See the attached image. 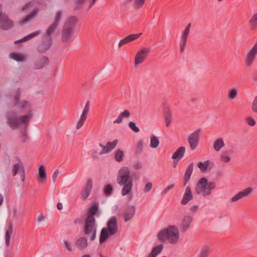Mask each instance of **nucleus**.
Wrapping results in <instances>:
<instances>
[{
	"label": "nucleus",
	"instance_id": "f257e3e1",
	"mask_svg": "<svg viewBox=\"0 0 257 257\" xmlns=\"http://www.w3.org/2000/svg\"><path fill=\"white\" fill-rule=\"evenodd\" d=\"M21 90L19 88L14 93L12 100V106L15 107L16 111H8L7 118V123L13 130L17 128L21 124L24 125V131L21 133V138L22 143H25L28 140L26 132L33 114L30 102L27 100L21 99Z\"/></svg>",
	"mask_w": 257,
	"mask_h": 257
},
{
	"label": "nucleus",
	"instance_id": "f03ea898",
	"mask_svg": "<svg viewBox=\"0 0 257 257\" xmlns=\"http://www.w3.org/2000/svg\"><path fill=\"white\" fill-rule=\"evenodd\" d=\"M63 15L62 11H58L54 15L53 23L48 27L46 30V36L37 47L38 51L40 53H43L48 50L52 43V35L54 34L58 29L61 20Z\"/></svg>",
	"mask_w": 257,
	"mask_h": 257
},
{
	"label": "nucleus",
	"instance_id": "7ed1b4c3",
	"mask_svg": "<svg viewBox=\"0 0 257 257\" xmlns=\"http://www.w3.org/2000/svg\"><path fill=\"white\" fill-rule=\"evenodd\" d=\"M118 184L123 186L121 195L125 196L131 191L133 187V178L130 176V171L128 167H123L119 171L117 178Z\"/></svg>",
	"mask_w": 257,
	"mask_h": 257
},
{
	"label": "nucleus",
	"instance_id": "20e7f679",
	"mask_svg": "<svg viewBox=\"0 0 257 257\" xmlns=\"http://www.w3.org/2000/svg\"><path fill=\"white\" fill-rule=\"evenodd\" d=\"M118 231L117 218L115 216H111L107 221L106 227L102 228L100 237L99 243H102L106 240L109 236L116 234Z\"/></svg>",
	"mask_w": 257,
	"mask_h": 257
},
{
	"label": "nucleus",
	"instance_id": "39448f33",
	"mask_svg": "<svg viewBox=\"0 0 257 257\" xmlns=\"http://www.w3.org/2000/svg\"><path fill=\"white\" fill-rule=\"evenodd\" d=\"M179 237L178 229L175 226H170L166 229L161 230L158 234V239L164 242L166 240H168L171 244L176 243Z\"/></svg>",
	"mask_w": 257,
	"mask_h": 257
},
{
	"label": "nucleus",
	"instance_id": "423d86ee",
	"mask_svg": "<svg viewBox=\"0 0 257 257\" xmlns=\"http://www.w3.org/2000/svg\"><path fill=\"white\" fill-rule=\"evenodd\" d=\"M216 187L214 182H208L206 178H201L197 183L195 187V193L197 194H202L203 196H209L211 191Z\"/></svg>",
	"mask_w": 257,
	"mask_h": 257
},
{
	"label": "nucleus",
	"instance_id": "0eeeda50",
	"mask_svg": "<svg viewBox=\"0 0 257 257\" xmlns=\"http://www.w3.org/2000/svg\"><path fill=\"white\" fill-rule=\"evenodd\" d=\"M95 220L91 218H86L84 227V233L87 235H90V240H94L96 237V228L94 226Z\"/></svg>",
	"mask_w": 257,
	"mask_h": 257
},
{
	"label": "nucleus",
	"instance_id": "6e6552de",
	"mask_svg": "<svg viewBox=\"0 0 257 257\" xmlns=\"http://www.w3.org/2000/svg\"><path fill=\"white\" fill-rule=\"evenodd\" d=\"M257 56V41L255 42L251 47V48L249 50V51L247 53L245 58V64L246 66L250 67L251 66Z\"/></svg>",
	"mask_w": 257,
	"mask_h": 257
},
{
	"label": "nucleus",
	"instance_id": "1a4fd4ad",
	"mask_svg": "<svg viewBox=\"0 0 257 257\" xmlns=\"http://www.w3.org/2000/svg\"><path fill=\"white\" fill-rule=\"evenodd\" d=\"M18 162L14 164L12 168V174L14 177L18 173L20 175L21 180L24 182L25 180V171L24 164L20 158H18Z\"/></svg>",
	"mask_w": 257,
	"mask_h": 257
},
{
	"label": "nucleus",
	"instance_id": "9d476101",
	"mask_svg": "<svg viewBox=\"0 0 257 257\" xmlns=\"http://www.w3.org/2000/svg\"><path fill=\"white\" fill-rule=\"evenodd\" d=\"M201 131V130L198 128L191 134L188 137V141L192 150H195L198 145Z\"/></svg>",
	"mask_w": 257,
	"mask_h": 257
},
{
	"label": "nucleus",
	"instance_id": "9b49d317",
	"mask_svg": "<svg viewBox=\"0 0 257 257\" xmlns=\"http://www.w3.org/2000/svg\"><path fill=\"white\" fill-rule=\"evenodd\" d=\"M150 50L149 48H143L137 53L135 59V65L138 66L142 63L147 58Z\"/></svg>",
	"mask_w": 257,
	"mask_h": 257
},
{
	"label": "nucleus",
	"instance_id": "f8f14e48",
	"mask_svg": "<svg viewBox=\"0 0 257 257\" xmlns=\"http://www.w3.org/2000/svg\"><path fill=\"white\" fill-rule=\"evenodd\" d=\"M14 26L13 21L9 19L8 16L2 14L0 15V28L5 30H8Z\"/></svg>",
	"mask_w": 257,
	"mask_h": 257
},
{
	"label": "nucleus",
	"instance_id": "ddd939ff",
	"mask_svg": "<svg viewBox=\"0 0 257 257\" xmlns=\"http://www.w3.org/2000/svg\"><path fill=\"white\" fill-rule=\"evenodd\" d=\"M191 26V23H189L182 33L180 43L181 53H183L184 51Z\"/></svg>",
	"mask_w": 257,
	"mask_h": 257
},
{
	"label": "nucleus",
	"instance_id": "4468645a",
	"mask_svg": "<svg viewBox=\"0 0 257 257\" xmlns=\"http://www.w3.org/2000/svg\"><path fill=\"white\" fill-rule=\"evenodd\" d=\"M136 212V208L134 206H128L123 212L122 216L125 222H127L133 218Z\"/></svg>",
	"mask_w": 257,
	"mask_h": 257
},
{
	"label": "nucleus",
	"instance_id": "2eb2a0df",
	"mask_svg": "<svg viewBox=\"0 0 257 257\" xmlns=\"http://www.w3.org/2000/svg\"><path fill=\"white\" fill-rule=\"evenodd\" d=\"M73 30L71 28L63 27L62 30V41L63 43L69 42L71 39L74 33Z\"/></svg>",
	"mask_w": 257,
	"mask_h": 257
},
{
	"label": "nucleus",
	"instance_id": "dca6fc26",
	"mask_svg": "<svg viewBox=\"0 0 257 257\" xmlns=\"http://www.w3.org/2000/svg\"><path fill=\"white\" fill-rule=\"evenodd\" d=\"M49 63V59L47 57L44 56H40L34 63V67L36 69H40L44 67Z\"/></svg>",
	"mask_w": 257,
	"mask_h": 257
},
{
	"label": "nucleus",
	"instance_id": "f3484780",
	"mask_svg": "<svg viewBox=\"0 0 257 257\" xmlns=\"http://www.w3.org/2000/svg\"><path fill=\"white\" fill-rule=\"evenodd\" d=\"M142 33H139L129 35L119 41L118 43V47H121L122 45L137 39L142 35Z\"/></svg>",
	"mask_w": 257,
	"mask_h": 257
},
{
	"label": "nucleus",
	"instance_id": "a211bd4d",
	"mask_svg": "<svg viewBox=\"0 0 257 257\" xmlns=\"http://www.w3.org/2000/svg\"><path fill=\"white\" fill-rule=\"evenodd\" d=\"M92 187V181L88 179L83 192L82 193V200H85L89 196Z\"/></svg>",
	"mask_w": 257,
	"mask_h": 257
},
{
	"label": "nucleus",
	"instance_id": "6ab92c4d",
	"mask_svg": "<svg viewBox=\"0 0 257 257\" xmlns=\"http://www.w3.org/2000/svg\"><path fill=\"white\" fill-rule=\"evenodd\" d=\"M193 199V195L190 186L186 188L185 193L181 200V204L183 205L187 204L190 200Z\"/></svg>",
	"mask_w": 257,
	"mask_h": 257
},
{
	"label": "nucleus",
	"instance_id": "aec40b11",
	"mask_svg": "<svg viewBox=\"0 0 257 257\" xmlns=\"http://www.w3.org/2000/svg\"><path fill=\"white\" fill-rule=\"evenodd\" d=\"M193 220L192 217L186 215L182 219L181 226V231L185 232L189 228L190 224Z\"/></svg>",
	"mask_w": 257,
	"mask_h": 257
},
{
	"label": "nucleus",
	"instance_id": "412c9836",
	"mask_svg": "<svg viewBox=\"0 0 257 257\" xmlns=\"http://www.w3.org/2000/svg\"><path fill=\"white\" fill-rule=\"evenodd\" d=\"M194 164L193 163H190L187 167L183 178L184 186H186L188 182L189 181L193 171Z\"/></svg>",
	"mask_w": 257,
	"mask_h": 257
},
{
	"label": "nucleus",
	"instance_id": "4be33fe9",
	"mask_svg": "<svg viewBox=\"0 0 257 257\" xmlns=\"http://www.w3.org/2000/svg\"><path fill=\"white\" fill-rule=\"evenodd\" d=\"M118 140L117 139L114 140L112 142H107L103 150H102L100 152V155L107 154L110 152L116 146Z\"/></svg>",
	"mask_w": 257,
	"mask_h": 257
},
{
	"label": "nucleus",
	"instance_id": "5701e85b",
	"mask_svg": "<svg viewBox=\"0 0 257 257\" xmlns=\"http://www.w3.org/2000/svg\"><path fill=\"white\" fill-rule=\"evenodd\" d=\"M77 22V18L75 16H69L64 23L63 27L66 28H71L72 30H74V27Z\"/></svg>",
	"mask_w": 257,
	"mask_h": 257
},
{
	"label": "nucleus",
	"instance_id": "b1692460",
	"mask_svg": "<svg viewBox=\"0 0 257 257\" xmlns=\"http://www.w3.org/2000/svg\"><path fill=\"white\" fill-rule=\"evenodd\" d=\"M248 26L251 31L257 30V13H254L247 22Z\"/></svg>",
	"mask_w": 257,
	"mask_h": 257
},
{
	"label": "nucleus",
	"instance_id": "393cba45",
	"mask_svg": "<svg viewBox=\"0 0 257 257\" xmlns=\"http://www.w3.org/2000/svg\"><path fill=\"white\" fill-rule=\"evenodd\" d=\"M185 147H179L173 154L172 159L174 160H176L177 162L180 160L185 154Z\"/></svg>",
	"mask_w": 257,
	"mask_h": 257
},
{
	"label": "nucleus",
	"instance_id": "a878e982",
	"mask_svg": "<svg viewBox=\"0 0 257 257\" xmlns=\"http://www.w3.org/2000/svg\"><path fill=\"white\" fill-rule=\"evenodd\" d=\"M38 9L36 8L34 9L29 14L27 15L21 21V24H24L28 22H30L33 18H34L38 13Z\"/></svg>",
	"mask_w": 257,
	"mask_h": 257
},
{
	"label": "nucleus",
	"instance_id": "bb28decb",
	"mask_svg": "<svg viewBox=\"0 0 257 257\" xmlns=\"http://www.w3.org/2000/svg\"><path fill=\"white\" fill-rule=\"evenodd\" d=\"M38 179L42 183L45 182L46 180V169L43 165L40 166L39 168Z\"/></svg>",
	"mask_w": 257,
	"mask_h": 257
},
{
	"label": "nucleus",
	"instance_id": "cd10ccee",
	"mask_svg": "<svg viewBox=\"0 0 257 257\" xmlns=\"http://www.w3.org/2000/svg\"><path fill=\"white\" fill-rule=\"evenodd\" d=\"M75 245L81 250L85 249L88 245L87 240L85 237H80L76 240Z\"/></svg>",
	"mask_w": 257,
	"mask_h": 257
},
{
	"label": "nucleus",
	"instance_id": "c85d7f7f",
	"mask_svg": "<svg viewBox=\"0 0 257 257\" xmlns=\"http://www.w3.org/2000/svg\"><path fill=\"white\" fill-rule=\"evenodd\" d=\"M98 204L97 203L93 204L88 212L86 218L90 217L92 219L95 220V218L93 216L96 214L97 212L98 211Z\"/></svg>",
	"mask_w": 257,
	"mask_h": 257
},
{
	"label": "nucleus",
	"instance_id": "c756f323",
	"mask_svg": "<svg viewBox=\"0 0 257 257\" xmlns=\"http://www.w3.org/2000/svg\"><path fill=\"white\" fill-rule=\"evenodd\" d=\"M130 112L128 110H124L123 112H121L118 117L113 121L114 123H120L123 118H127L130 116Z\"/></svg>",
	"mask_w": 257,
	"mask_h": 257
},
{
	"label": "nucleus",
	"instance_id": "7c9ffc66",
	"mask_svg": "<svg viewBox=\"0 0 257 257\" xmlns=\"http://www.w3.org/2000/svg\"><path fill=\"white\" fill-rule=\"evenodd\" d=\"M210 253V247L208 245H204L201 248L197 257H209Z\"/></svg>",
	"mask_w": 257,
	"mask_h": 257
},
{
	"label": "nucleus",
	"instance_id": "2f4dec72",
	"mask_svg": "<svg viewBox=\"0 0 257 257\" xmlns=\"http://www.w3.org/2000/svg\"><path fill=\"white\" fill-rule=\"evenodd\" d=\"M40 33H41V32L40 30L35 31L34 32L32 33L29 34L28 35L24 37L23 38L16 41L15 43L18 44L20 42H25L26 41H28L30 39H31L32 38L38 36L39 35H40Z\"/></svg>",
	"mask_w": 257,
	"mask_h": 257
},
{
	"label": "nucleus",
	"instance_id": "473e14b6",
	"mask_svg": "<svg viewBox=\"0 0 257 257\" xmlns=\"http://www.w3.org/2000/svg\"><path fill=\"white\" fill-rule=\"evenodd\" d=\"M224 146L225 144L223 140L221 138L217 139L213 144L214 149L216 152H219Z\"/></svg>",
	"mask_w": 257,
	"mask_h": 257
},
{
	"label": "nucleus",
	"instance_id": "72a5a7b5",
	"mask_svg": "<svg viewBox=\"0 0 257 257\" xmlns=\"http://www.w3.org/2000/svg\"><path fill=\"white\" fill-rule=\"evenodd\" d=\"M13 226L11 224L9 225L8 230L6 231V234H5V242H6V244L7 246L10 245L11 236L13 233Z\"/></svg>",
	"mask_w": 257,
	"mask_h": 257
},
{
	"label": "nucleus",
	"instance_id": "f704fd0d",
	"mask_svg": "<svg viewBox=\"0 0 257 257\" xmlns=\"http://www.w3.org/2000/svg\"><path fill=\"white\" fill-rule=\"evenodd\" d=\"M10 57L17 61H24L26 58L25 56L20 53H11L10 54Z\"/></svg>",
	"mask_w": 257,
	"mask_h": 257
},
{
	"label": "nucleus",
	"instance_id": "c9c22d12",
	"mask_svg": "<svg viewBox=\"0 0 257 257\" xmlns=\"http://www.w3.org/2000/svg\"><path fill=\"white\" fill-rule=\"evenodd\" d=\"M238 95V90L235 87L231 88L228 90L227 98L229 100L234 99Z\"/></svg>",
	"mask_w": 257,
	"mask_h": 257
},
{
	"label": "nucleus",
	"instance_id": "e433bc0d",
	"mask_svg": "<svg viewBox=\"0 0 257 257\" xmlns=\"http://www.w3.org/2000/svg\"><path fill=\"white\" fill-rule=\"evenodd\" d=\"M164 117L166 125L167 127H168L171 124L172 121V113L169 109L165 110L164 113Z\"/></svg>",
	"mask_w": 257,
	"mask_h": 257
},
{
	"label": "nucleus",
	"instance_id": "4c0bfd02",
	"mask_svg": "<svg viewBox=\"0 0 257 257\" xmlns=\"http://www.w3.org/2000/svg\"><path fill=\"white\" fill-rule=\"evenodd\" d=\"M253 189L251 187H249L245 189L238 192L241 199L248 196L249 195L252 193Z\"/></svg>",
	"mask_w": 257,
	"mask_h": 257
},
{
	"label": "nucleus",
	"instance_id": "58836bf2",
	"mask_svg": "<svg viewBox=\"0 0 257 257\" xmlns=\"http://www.w3.org/2000/svg\"><path fill=\"white\" fill-rule=\"evenodd\" d=\"M209 161L207 160L203 163L202 162L198 163L197 166L200 169L201 172L204 173L207 171L209 166Z\"/></svg>",
	"mask_w": 257,
	"mask_h": 257
},
{
	"label": "nucleus",
	"instance_id": "ea45409f",
	"mask_svg": "<svg viewBox=\"0 0 257 257\" xmlns=\"http://www.w3.org/2000/svg\"><path fill=\"white\" fill-rule=\"evenodd\" d=\"M124 156V153L122 150H117L115 152L114 159L117 162H120L123 160Z\"/></svg>",
	"mask_w": 257,
	"mask_h": 257
},
{
	"label": "nucleus",
	"instance_id": "a19ab883",
	"mask_svg": "<svg viewBox=\"0 0 257 257\" xmlns=\"http://www.w3.org/2000/svg\"><path fill=\"white\" fill-rule=\"evenodd\" d=\"M220 160L224 163L229 162L230 161V158L229 156L228 151H226L222 153L220 157Z\"/></svg>",
	"mask_w": 257,
	"mask_h": 257
},
{
	"label": "nucleus",
	"instance_id": "79ce46f5",
	"mask_svg": "<svg viewBox=\"0 0 257 257\" xmlns=\"http://www.w3.org/2000/svg\"><path fill=\"white\" fill-rule=\"evenodd\" d=\"M143 140H139L137 144L136 148H135V154L136 155H138L141 154L143 150Z\"/></svg>",
	"mask_w": 257,
	"mask_h": 257
},
{
	"label": "nucleus",
	"instance_id": "37998d69",
	"mask_svg": "<svg viewBox=\"0 0 257 257\" xmlns=\"http://www.w3.org/2000/svg\"><path fill=\"white\" fill-rule=\"evenodd\" d=\"M159 144V141L156 136H153L151 139V143L150 146L152 148H156Z\"/></svg>",
	"mask_w": 257,
	"mask_h": 257
},
{
	"label": "nucleus",
	"instance_id": "c03bdc74",
	"mask_svg": "<svg viewBox=\"0 0 257 257\" xmlns=\"http://www.w3.org/2000/svg\"><path fill=\"white\" fill-rule=\"evenodd\" d=\"M146 0H135L134 8L135 9H139L142 8L145 3Z\"/></svg>",
	"mask_w": 257,
	"mask_h": 257
},
{
	"label": "nucleus",
	"instance_id": "a18cd8bd",
	"mask_svg": "<svg viewBox=\"0 0 257 257\" xmlns=\"http://www.w3.org/2000/svg\"><path fill=\"white\" fill-rule=\"evenodd\" d=\"M103 191L105 195L109 196L112 194L113 191L112 186L110 184L106 185L104 188Z\"/></svg>",
	"mask_w": 257,
	"mask_h": 257
},
{
	"label": "nucleus",
	"instance_id": "49530a36",
	"mask_svg": "<svg viewBox=\"0 0 257 257\" xmlns=\"http://www.w3.org/2000/svg\"><path fill=\"white\" fill-rule=\"evenodd\" d=\"M163 248V245L160 244L159 245L155 246L153 248L152 251L155 253H156V255H157L159 253H160L161 252Z\"/></svg>",
	"mask_w": 257,
	"mask_h": 257
},
{
	"label": "nucleus",
	"instance_id": "de8ad7c7",
	"mask_svg": "<svg viewBox=\"0 0 257 257\" xmlns=\"http://www.w3.org/2000/svg\"><path fill=\"white\" fill-rule=\"evenodd\" d=\"M129 127L135 133H138L140 132L139 128L136 126V123L133 121H131L128 123Z\"/></svg>",
	"mask_w": 257,
	"mask_h": 257
},
{
	"label": "nucleus",
	"instance_id": "09e8293b",
	"mask_svg": "<svg viewBox=\"0 0 257 257\" xmlns=\"http://www.w3.org/2000/svg\"><path fill=\"white\" fill-rule=\"evenodd\" d=\"M251 108L253 112L257 113V95L254 97L252 102Z\"/></svg>",
	"mask_w": 257,
	"mask_h": 257
},
{
	"label": "nucleus",
	"instance_id": "8fccbe9b",
	"mask_svg": "<svg viewBox=\"0 0 257 257\" xmlns=\"http://www.w3.org/2000/svg\"><path fill=\"white\" fill-rule=\"evenodd\" d=\"M246 121L247 124L251 126L255 125L256 122L255 120L251 117H248L246 118Z\"/></svg>",
	"mask_w": 257,
	"mask_h": 257
},
{
	"label": "nucleus",
	"instance_id": "3c124183",
	"mask_svg": "<svg viewBox=\"0 0 257 257\" xmlns=\"http://www.w3.org/2000/svg\"><path fill=\"white\" fill-rule=\"evenodd\" d=\"M33 3L32 2H29L26 4H25L23 7L22 8V11L23 12L27 10L30 9L31 8H32L33 6Z\"/></svg>",
	"mask_w": 257,
	"mask_h": 257
},
{
	"label": "nucleus",
	"instance_id": "603ef678",
	"mask_svg": "<svg viewBox=\"0 0 257 257\" xmlns=\"http://www.w3.org/2000/svg\"><path fill=\"white\" fill-rule=\"evenodd\" d=\"M152 188V183L151 182H147L146 184L145 188L144 189V192L145 193L149 192Z\"/></svg>",
	"mask_w": 257,
	"mask_h": 257
},
{
	"label": "nucleus",
	"instance_id": "864d4df0",
	"mask_svg": "<svg viewBox=\"0 0 257 257\" xmlns=\"http://www.w3.org/2000/svg\"><path fill=\"white\" fill-rule=\"evenodd\" d=\"M241 199L240 195L239 193H237L234 196H233L231 199L230 200L232 202H235L239 200H240Z\"/></svg>",
	"mask_w": 257,
	"mask_h": 257
},
{
	"label": "nucleus",
	"instance_id": "5fc2aeb1",
	"mask_svg": "<svg viewBox=\"0 0 257 257\" xmlns=\"http://www.w3.org/2000/svg\"><path fill=\"white\" fill-rule=\"evenodd\" d=\"M174 184H172L170 185L169 186H167L166 188H165L163 190L162 193L164 194H167L170 190H171V189H172L174 187Z\"/></svg>",
	"mask_w": 257,
	"mask_h": 257
},
{
	"label": "nucleus",
	"instance_id": "6e6d98bb",
	"mask_svg": "<svg viewBox=\"0 0 257 257\" xmlns=\"http://www.w3.org/2000/svg\"><path fill=\"white\" fill-rule=\"evenodd\" d=\"M85 0H75V4L77 6L74 8V10H78L80 9L79 5H81Z\"/></svg>",
	"mask_w": 257,
	"mask_h": 257
},
{
	"label": "nucleus",
	"instance_id": "4d7b16f0",
	"mask_svg": "<svg viewBox=\"0 0 257 257\" xmlns=\"http://www.w3.org/2000/svg\"><path fill=\"white\" fill-rule=\"evenodd\" d=\"M65 247L69 251H71L72 250V248L71 245L69 243V242L67 240L64 241Z\"/></svg>",
	"mask_w": 257,
	"mask_h": 257
},
{
	"label": "nucleus",
	"instance_id": "13d9d810",
	"mask_svg": "<svg viewBox=\"0 0 257 257\" xmlns=\"http://www.w3.org/2000/svg\"><path fill=\"white\" fill-rule=\"evenodd\" d=\"M84 121V120L79 119L76 124V128L77 130L80 129L83 125Z\"/></svg>",
	"mask_w": 257,
	"mask_h": 257
},
{
	"label": "nucleus",
	"instance_id": "bf43d9fd",
	"mask_svg": "<svg viewBox=\"0 0 257 257\" xmlns=\"http://www.w3.org/2000/svg\"><path fill=\"white\" fill-rule=\"evenodd\" d=\"M58 174H59L58 170H55V172H54V173L53 174V176H52V180H53V181L54 183H55L56 182V180L57 177H58Z\"/></svg>",
	"mask_w": 257,
	"mask_h": 257
},
{
	"label": "nucleus",
	"instance_id": "052dcab7",
	"mask_svg": "<svg viewBox=\"0 0 257 257\" xmlns=\"http://www.w3.org/2000/svg\"><path fill=\"white\" fill-rule=\"evenodd\" d=\"M89 110V101H87L85 105V106L83 110V111H84V112L85 111V112L88 113Z\"/></svg>",
	"mask_w": 257,
	"mask_h": 257
},
{
	"label": "nucleus",
	"instance_id": "680f3d73",
	"mask_svg": "<svg viewBox=\"0 0 257 257\" xmlns=\"http://www.w3.org/2000/svg\"><path fill=\"white\" fill-rule=\"evenodd\" d=\"M82 223V220L80 218H76L74 220V224L75 225L81 224Z\"/></svg>",
	"mask_w": 257,
	"mask_h": 257
},
{
	"label": "nucleus",
	"instance_id": "e2e57ef3",
	"mask_svg": "<svg viewBox=\"0 0 257 257\" xmlns=\"http://www.w3.org/2000/svg\"><path fill=\"white\" fill-rule=\"evenodd\" d=\"M45 218V216L41 214L38 217L37 221L38 222H42L44 220Z\"/></svg>",
	"mask_w": 257,
	"mask_h": 257
},
{
	"label": "nucleus",
	"instance_id": "0e129e2a",
	"mask_svg": "<svg viewBox=\"0 0 257 257\" xmlns=\"http://www.w3.org/2000/svg\"><path fill=\"white\" fill-rule=\"evenodd\" d=\"M134 166L136 169H140L142 168V164L138 162L135 163Z\"/></svg>",
	"mask_w": 257,
	"mask_h": 257
},
{
	"label": "nucleus",
	"instance_id": "69168bd1",
	"mask_svg": "<svg viewBox=\"0 0 257 257\" xmlns=\"http://www.w3.org/2000/svg\"><path fill=\"white\" fill-rule=\"evenodd\" d=\"M198 206L197 205H194L191 207L190 209V210L192 212H195L197 210Z\"/></svg>",
	"mask_w": 257,
	"mask_h": 257
},
{
	"label": "nucleus",
	"instance_id": "338daca9",
	"mask_svg": "<svg viewBox=\"0 0 257 257\" xmlns=\"http://www.w3.org/2000/svg\"><path fill=\"white\" fill-rule=\"evenodd\" d=\"M57 207L59 210H62L63 209V205L61 203H58L57 205Z\"/></svg>",
	"mask_w": 257,
	"mask_h": 257
},
{
	"label": "nucleus",
	"instance_id": "774afa93",
	"mask_svg": "<svg viewBox=\"0 0 257 257\" xmlns=\"http://www.w3.org/2000/svg\"><path fill=\"white\" fill-rule=\"evenodd\" d=\"M156 253H155L151 251V253L149 254L148 257H156Z\"/></svg>",
	"mask_w": 257,
	"mask_h": 257
}]
</instances>
